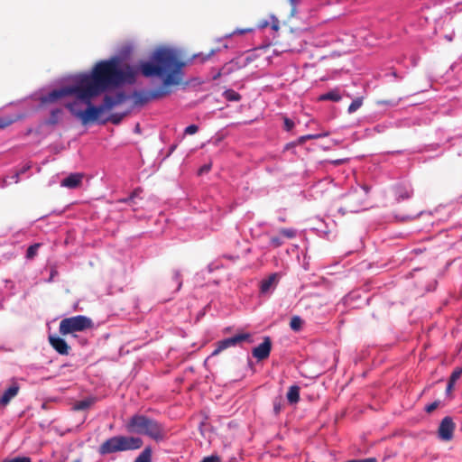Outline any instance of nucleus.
<instances>
[{
	"mask_svg": "<svg viewBox=\"0 0 462 462\" xmlns=\"http://www.w3.org/2000/svg\"><path fill=\"white\" fill-rule=\"evenodd\" d=\"M186 66L179 54L172 49L158 48L152 56L150 61H143L139 65V70L146 78H163L162 85L148 91H134L133 93L134 105L143 106L151 100L162 98L171 93V86H178L182 83V69Z\"/></svg>",
	"mask_w": 462,
	"mask_h": 462,
	"instance_id": "f257e3e1",
	"label": "nucleus"
},
{
	"mask_svg": "<svg viewBox=\"0 0 462 462\" xmlns=\"http://www.w3.org/2000/svg\"><path fill=\"white\" fill-rule=\"evenodd\" d=\"M137 73L138 69L130 65L120 69L117 58H112L98 61L90 73L79 76L77 80L82 97L89 102V98L98 97L123 83H134Z\"/></svg>",
	"mask_w": 462,
	"mask_h": 462,
	"instance_id": "f03ea898",
	"label": "nucleus"
},
{
	"mask_svg": "<svg viewBox=\"0 0 462 462\" xmlns=\"http://www.w3.org/2000/svg\"><path fill=\"white\" fill-rule=\"evenodd\" d=\"M92 99L89 98V102L87 99L83 100V103L88 106L85 110L76 108L79 104L78 101L67 103L65 106L74 116L80 120L82 125H86L97 121L105 111H109L115 106L123 104L127 99V97L124 92H118L115 96L106 95L104 97L103 103L99 106H94Z\"/></svg>",
	"mask_w": 462,
	"mask_h": 462,
	"instance_id": "7ed1b4c3",
	"label": "nucleus"
},
{
	"mask_svg": "<svg viewBox=\"0 0 462 462\" xmlns=\"http://www.w3.org/2000/svg\"><path fill=\"white\" fill-rule=\"evenodd\" d=\"M126 428L129 432L147 435L156 441L162 440L167 435V430L162 423L144 415L133 416Z\"/></svg>",
	"mask_w": 462,
	"mask_h": 462,
	"instance_id": "20e7f679",
	"label": "nucleus"
},
{
	"mask_svg": "<svg viewBox=\"0 0 462 462\" xmlns=\"http://www.w3.org/2000/svg\"><path fill=\"white\" fill-rule=\"evenodd\" d=\"M143 446L142 439L138 437L115 436L103 442L98 448L100 455L119 451L134 450Z\"/></svg>",
	"mask_w": 462,
	"mask_h": 462,
	"instance_id": "39448f33",
	"label": "nucleus"
},
{
	"mask_svg": "<svg viewBox=\"0 0 462 462\" xmlns=\"http://www.w3.org/2000/svg\"><path fill=\"white\" fill-rule=\"evenodd\" d=\"M93 327V321L91 319L78 315L70 318H65L60 322L59 331L60 335L66 336L73 334L75 332H81L91 328Z\"/></svg>",
	"mask_w": 462,
	"mask_h": 462,
	"instance_id": "423d86ee",
	"label": "nucleus"
},
{
	"mask_svg": "<svg viewBox=\"0 0 462 462\" xmlns=\"http://www.w3.org/2000/svg\"><path fill=\"white\" fill-rule=\"evenodd\" d=\"M69 96H74L77 98V100H79L83 103L84 97H82L81 89L78 80H76L73 86H68L59 89H54L47 95L42 96L40 98V102L42 106L53 104L58 102L60 99Z\"/></svg>",
	"mask_w": 462,
	"mask_h": 462,
	"instance_id": "0eeeda50",
	"label": "nucleus"
},
{
	"mask_svg": "<svg viewBox=\"0 0 462 462\" xmlns=\"http://www.w3.org/2000/svg\"><path fill=\"white\" fill-rule=\"evenodd\" d=\"M297 40L296 30L291 29L283 35L282 39H276L273 44L277 46L282 52L294 51L302 47L300 44H296Z\"/></svg>",
	"mask_w": 462,
	"mask_h": 462,
	"instance_id": "6e6552de",
	"label": "nucleus"
},
{
	"mask_svg": "<svg viewBox=\"0 0 462 462\" xmlns=\"http://www.w3.org/2000/svg\"><path fill=\"white\" fill-rule=\"evenodd\" d=\"M245 341H251V334L250 333H240L236 334L234 337L225 338L217 342V347L212 352V356H217L226 348L236 346Z\"/></svg>",
	"mask_w": 462,
	"mask_h": 462,
	"instance_id": "1a4fd4ad",
	"label": "nucleus"
},
{
	"mask_svg": "<svg viewBox=\"0 0 462 462\" xmlns=\"http://www.w3.org/2000/svg\"><path fill=\"white\" fill-rule=\"evenodd\" d=\"M455 423L453 420L447 416L445 417L439 427L438 433L440 439L445 441H449L453 438V433L455 430Z\"/></svg>",
	"mask_w": 462,
	"mask_h": 462,
	"instance_id": "9d476101",
	"label": "nucleus"
},
{
	"mask_svg": "<svg viewBox=\"0 0 462 462\" xmlns=\"http://www.w3.org/2000/svg\"><path fill=\"white\" fill-rule=\"evenodd\" d=\"M271 349L272 340L269 337H265L263 343L253 349L252 355L257 360L262 361L269 357Z\"/></svg>",
	"mask_w": 462,
	"mask_h": 462,
	"instance_id": "9b49d317",
	"label": "nucleus"
},
{
	"mask_svg": "<svg viewBox=\"0 0 462 462\" xmlns=\"http://www.w3.org/2000/svg\"><path fill=\"white\" fill-rule=\"evenodd\" d=\"M49 343L60 355L68 356L69 354L70 346L63 338L58 336L50 335Z\"/></svg>",
	"mask_w": 462,
	"mask_h": 462,
	"instance_id": "f8f14e48",
	"label": "nucleus"
},
{
	"mask_svg": "<svg viewBox=\"0 0 462 462\" xmlns=\"http://www.w3.org/2000/svg\"><path fill=\"white\" fill-rule=\"evenodd\" d=\"M20 391V386L17 383H13L10 387H8L0 397V406L5 407L9 404L11 400L14 398Z\"/></svg>",
	"mask_w": 462,
	"mask_h": 462,
	"instance_id": "ddd939ff",
	"label": "nucleus"
},
{
	"mask_svg": "<svg viewBox=\"0 0 462 462\" xmlns=\"http://www.w3.org/2000/svg\"><path fill=\"white\" fill-rule=\"evenodd\" d=\"M280 275L276 273H272L266 279L261 282L260 291L262 294L268 293L272 289H274L278 284Z\"/></svg>",
	"mask_w": 462,
	"mask_h": 462,
	"instance_id": "4468645a",
	"label": "nucleus"
},
{
	"mask_svg": "<svg viewBox=\"0 0 462 462\" xmlns=\"http://www.w3.org/2000/svg\"><path fill=\"white\" fill-rule=\"evenodd\" d=\"M82 180V173H71L61 180L60 185L68 189H76L81 185Z\"/></svg>",
	"mask_w": 462,
	"mask_h": 462,
	"instance_id": "2eb2a0df",
	"label": "nucleus"
},
{
	"mask_svg": "<svg viewBox=\"0 0 462 462\" xmlns=\"http://www.w3.org/2000/svg\"><path fill=\"white\" fill-rule=\"evenodd\" d=\"M97 397L94 396L78 401L73 404L72 410L75 411H87L91 408L97 402Z\"/></svg>",
	"mask_w": 462,
	"mask_h": 462,
	"instance_id": "dca6fc26",
	"label": "nucleus"
},
{
	"mask_svg": "<svg viewBox=\"0 0 462 462\" xmlns=\"http://www.w3.org/2000/svg\"><path fill=\"white\" fill-rule=\"evenodd\" d=\"M63 110L61 108H55L51 111L50 117L45 121L47 125H56L61 120Z\"/></svg>",
	"mask_w": 462,
	"mask_h": 462,
	"instance_id": "f3484780",
	"label": "nucleus"
},
{
	"mask_svg": "<svg viewBox=\"0 0 462 462\" xmlns=\"http://www.w3.org/2000/svg\"><path fill=\"white\" fill-rule=\"evenodd\" d=\"M269 24H271L272 29L275 32H278L280 29V21L274 15H270V21L268 20H261L258 23V27L261 29L266 28Z\"/></svg>",
	"mask_w": 462,
	"mask_h": 462,
	"instance_id": "a211bd4d",
	"label": "nucleus"
},
{
	"mask_svg": "<svg viewBox=\"0 0 462 462\" xmlns=\"http://www.w3.org/2000/svg\"><path fill=\"white\" fill-rule=\"evenodd\" d=\"M287 400L290 403L294 404L300 401V387L291 385L287 393Z\"/></svg>",
	"mask_w": 462,
	"mask_h": 462,
	"instance_id": "6ab92c4d",
	"label": "nucleus"
},
{
	"mask_svg": "<svg viewBox=\"0 0 462 462\" xmlns=\"http://www.w3.org/2000/svg\"><path fill=\"white\" fill-rule=\"evenodd\" d=\"M342 99L341 95L337 89H333L328 93L322 94L319 97V101L330 100L334 102H338Z\"/></svg>",
	"mask_w": 462,
	"mask_h": 462,
	"instance_id": "aec40b11",
	"label": "nucleus"
},
{
	"mask_svg": "<svg viewBox=\"0 0 462 462\" xmlns=\"http://www.w3.org/2000/svg\"><path fill=\"white\" fill-rule=\"evenodd\" d=\"M152 449L144 448L142 453L135 458L134 462H151Z\"/></svg>",
	"mask_w": 462,
	"mask_h": 462,
	"instance_id": "412c9836",
	"label": "nucleus"
},
{
	"mask_svg": "<svg viewBox=\"0 0 462 462\" xmlns=\"http://www.w3.org/2000/svg\"><path fill=\"white\" fill-rule=\"evenodd\" d=\"M362 105H363L362 97H357V98L354 99L348 106V109H347L348 113L352 114V113L356 112L357 109H359L362 106Z\"/></svg>",
	"mask_w": 462,
	"mask_h": 462,
	"instance_id": "4be33fe9",
	"label": "nucleus"
},
{
	"mask_svg": "<svg viewBox=\"0 0 462 462\" xmlns=\"http://www.w3.org/2000/svg\"><path fill=\"white\" fill-rule=\"evenodd\" d=\"M302 319L299 316H294L291 318L290 322V327L294 331H299L302 327Z\"/></svg>",
	"mask_w": 462,
	"mask_h": 462,
	"instance_id": "5701e85b",
	"label": "nucleus"
},
{
	"mask_svg": "<svg viewBox=\"0 0 462 462\" xmlns=\"http://www.w3.org/2000/svg\"><path fill=\"white\" fill-rule=\"evenodd\" d=\"M225 97L229 101H239L241 99L240 94L232 89L226 90Z\"/></svg>",
	"mask_w": 462,
	"mask_h": 462,
	"instance_id": "b1692460",
	"label": "nucleus"
},
{
	"mask_svg": "<svg viewBox=\"0 0 462 462\" xmlns=\"http://www.w3.org/2000/svg\"><path fill=\"white\" fill-rule=\"evenodd\" d=\"M41 246V244H33L30 245L26 252V257L28 259H32L38 252L39 247Z\"/></svg>",
	"mask_w": 462,
	"mask_h": 462,
	"instance_id": "393cba45",
	"label": "nucleus"
},
{
	"mask_svg": "<svg viewBox=\"0 0 462 462\" xmlns=\"http://www.w3.org/2000/svg\"><path fill=\"white\" fill-rule=\"evenodd\" d=\"M273 411L275 414H279L283 406V401L282 396H278L274 398L273 402Z\"/></svg>",
	"mask_w": 462,
	"mask_h": 462,
	"instance_id": "a878e982",
	"label": "nucleus"
},
{
	"mask_svg": "<svg viewBox=\"0 0 462 462\" xmlns=\"http://www.w3.org/2000/svg\"><path fill=\"white\" fill-rule=\"evenodd\" d=\"M16 121L15 118L10 116H3L0 117V129H4L11 125L13 123Z\"/></svg>",
	"mask_w": 462,
	"mask_h": 462,
	"instance_id": "bb28decb",
	"label": "nucleus"
},
{
	"mask_svg": "<svg viewBox=\"0 0 462 462\" xmlns=\"http://www.w3.org/2000/svg\"><path fill=\"white\" fill-rule=\"evenodd\" d=\"M461 374H462V367L461 366L456 367L453 370V372L451 373L448 380L456 383L460 378Z\"/></svg>",
	"mask_w": 462,
	"mask_h": 462,
	"instance_id": "cd10ccee",
	"label": "nucleus"
},
{
	"mask_svg": "<svg viewBox=\"0 0 462 462\" xmlns=\"http://www.w3.org/2000/svg\"><path fill=\"white\" fill-rule=\"evenodd\" d=\"M124 116L125 114H113L107 118V121L113 123L114 125H118Z\"/></svg>",
	"mask_w": 462,
	"mask_h": 462,
	"instance_id": "c85d7f7f",
	"label": "nucleus"
},
{
	"mask_svg": "<svg viewBox=\"0 0 462 462\" xmlns=\"http://www.w3.org/2000/svg\"><path fill=\"white\" fill-rule=\"evenodd\" d=\"M280 233L283 236H285L289 239H291V238L295 237V236H296V231L294 229H291V228H282L280 230Z\"/></svg>",
	"mask_w": 462,
	"mask_h": 462,
	"instance_id": "c756f323",
	"label": "nucleus"
},
{
	"mask_svg": "<svg viewBox=\"0 0 462 462\" xmlns=\"http://www.w3.org/2000/svg\"><path fill=\"white\" fill-rule=\"evenodd\" d=\"M440 405V401H435L433 402L432 403H430L428 404L426 407H425V411L428 412V413H431L432 411H434Z\"/></svg>",
	"mask_w": 462,
	"mask_h": 462,
	"instance_id": "7c9ffc66",
	"label": "nucleus"
},
{
	"mask_svg": "<svg viewBox=\"0 0 462 462\" xmlns=\"http://www.w3.org/2000/svg\"><path fill=\"white\" fill-rule=\"evenodd\" d=\"M411 196V190L402 189L398 193V200L409 199Z\"/></svg>",
	"mask_w": 462,
	"mask_h": 462,
	"instance_id": "2f4dec72",
	"label": "nucleus"
},
{
	"mask_svg": "<svg viewBox=\"0 0 462 462\" xmlns=\"http://www.w3.org/2000/svg\"><path fill=\"white\" fill-rule=\"evenodd\" d=\"M284 129L286 131H291L294 127V123L291 119L288 117H283Z\"/></svg>",
	"mask_w": 462,
	"mask_h": 462,
	"instance_id": "473e14b6",
	"label": "nucleus"
},
{
	"mask_svg": "<svg viewBox=\"0 0 462 462\" xmlns=\"http://www.w3.org/2000/svg\"><path fill=\"white\" fill-rule=\"evenodd\" d=\"M199 131V127L196 125H190L184 130L185 134H194Z\"/></svg>",
	"mask_w": 462,
	"mask_h": 462,
	"instance_id": "72a5a7b5",
	"label": "nucleus"
},
{
	"mask_svg": "<svg viewBox=\"0 0 462 462\" xmlns=\"http://www.w3.org/2000/svg\"><path fill=\"white\" fill-rule=\"evenodd\" d=\"M300 2V0H289V3L291 6V16H294L297 13V5Z\"/></svg>",
	"mask_w": 462,
	"mask_h": 462,
	"instance_id": "f704fd0d",
	"label": "nucleus"
},
{
	"mask_svg": "<svg viewBox=\"0 0 462 462\" xmlns=\"http://www.w3.org/2000/svg\"><path fill=\"white\" fill-rule=\"evenodd\" d=\"M200 462H220V458L217 455L205 457Z\"/></svg>",
	"mask_w": 462,
	"mask_h": 462,
	"instance_id": "c9c22d12",
	"label": "nucleus"
},
{
	"mask_svg": "<svg viewBox=\"0 0 462 462\" xmlns=\"http://www.w3.org/2000/svg\"><path fill=\"white\" fill-rule=\"evenodd\" d=\"M283 244V241L278 236H273L271 238V245L274 247H279Z\"/></svg>",
	"mask_w": 462,
	"mask_h": 462,
	"instance_id": "e433bc0d",
	"label": "nucleus"
},
{
	"mask_svg": "<svg viewBox=\"0 0 462 462\" xmlns=\"http://www.w3.org/2000/svg\"><path fill=\"white\" fill-rule=\"evenodd\" d=\"M455 383L454 382H451L448 380V384H447V388H446V394L447 395H451L453 390H454V387H455Z\"/></svg>",
	"mask_w": 462,
	"mask_h": 462,
	"instance_id": "4c0bfd02",
	"label": "nucleus"
},
{
	"mask_svg": "<svg viewBox=\"0 0 462 462\" xmlns=\"http://www.w3.org/2000/svg\"><path fill=\"white\" fill-rule=\"evenodd\" d=\"M210 169H211V164L210 163L209 164H205V165H203L202 167L199 168L198 173H199V175H202L204 173L208 172L210 171Z\"/></svg>",
	"mask_w": 462,
	"mask_h": 462,
	"instance_id": "58836bf2",
	"label": "nucleus"
},
{
	"mask_svg": "<svg viewBox=\"0 0 462 462\" xmlns=\"http://www.w3.org/2000/svg\"><path fill=\"white\" fill-rule=\"evenodd\" d=\"M318 135H314V134H307V135H303V136H300L299 138V143H303L306 140H309V139H315L317 138Z\"/></svg>",
	"mask_w": 462,
	"mask_h": 462,
	"instance_id": "ea45409f",
	"label": "nucleus"
},
{
	"mask_svg": "<svg viewBox=\"0 0 462 462\" xmlns=\"http://www.w3.org/2000/svg\"><path fill=\"white\" fill-rule=\"evenodd\" d=\"M379 105H389V106H396L398 104V101H393V100H379L377 102Z\"/></svg>",
	"mask_w": 462,
	"mask_h": 462,
	"instance_id": "a19ab883",
	"label": "nucleus"
},
{
	"mask_svg": "<svg viewBox=\"0 0 462 462\" xmlns=\"http://www.w3.org/2000/svg\"><path fill=\"white\" fill-rule=\"evenodd\" d=\"M253 31V29H250V28H247V29H237L236 30L233 34H245V33H247V32H251Z\"/></svg>",
	"mask_w": 462,
	"mask_h": 462,
	"instance_id": "79ce46f5",
	"label": "nucleus"
},
{
	"mask_svg": "<svg viewBox=\"0 0 462 462\" xmlns=\"http://www.w3.org/2000/svg\"><path fill=\"white\" fill-rule=\"evenodd\" d=\"M174 280L175 282L178 283V286H177V290H180V288L181 287V281H180V275L178 272H176L174 273Z\"/></svg>",
	"mask_w": 462,
	"mask_h": 462,
	"instance_id": "37998d69",
	"label": "nucleus"
},
{
	"mask_svg": "<svg viewBox=\"0 0 462 462\" xmlns=\"http://www.w3.org/2000/svg\"><path fill=\"white\" fill-rule=\"evenodd\" d=\"M139 191H140V189H135L131 193V195L127 198V199H130L131 201H133V200H134V199L135 197H137V196H138Z\"/></svg>",
	"mask_w": 462,
	"mask_h": 462,
	"instance_id": "c03bdc74",
	"label": "nucleus"
},
{
	"mask_svg": "<svg viewBox=\"0 0 462 462\" xmlns=\"http://www.w3.org/2000/svg\"><path fill=\"white\" fill-rule=\"evenodd\" d=\"M58 274V272L56 270H51L50 281H51L55 275Z\"/></svg>",
	"mask_w": 462,
	"mask_h": 462,
	"instance_id": "a18cd8bd",
	"label": "nucleus"
},
{
	"mask_svg": "<svg viewBox=\"0 0 462 462\" xmlns=\"http://www.w3.org/2000/svg\"><path fill=\"white\" fill-rule=\"evenodd\" d=\"M118 201H119V202H122V203H129V202H131V200H130V199H127V198H125V199H119Z\"/></svg>",
	"mask_w": 462,
	"mask_h": 462,
	"instance_id": "49530a36",
	"label": "nucleus"
},
{
	"mask_svg": "<svg viewBox=\"0 0 462 462\" xmlns=\"http://www.w3.org/2000/svg\"><path fill=\"white\" fill-rule=\"evenodd\" d=\"M344 162H345V160H344V159H341V160H337V161H335V162H334V163H335L336 165H338V164L343 163Z\"/></svg>",
	"mask_w": 462,
	"mask_h": 462,
	"instance_id": "de8ad7c7",
	"label": "nucleus"
},
{
	"mask_svg": "<svg viewBox=\"0 0 462 462\" xmlns=\"http://www.w3.org/2000/svg\"><path fill=\"white\" fill-rule=\"evenodd\" d=\"M74 462H80V461L78 459V460H75Z\"/></svg>",
	"mask_w": 462,
	"mask_h": 462,
	"instance_id": "09e8293b",
	"label": "nucleus"
}]
</instances>
